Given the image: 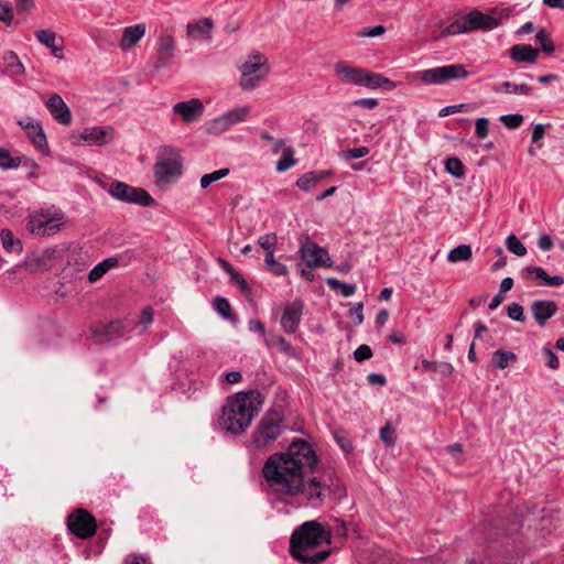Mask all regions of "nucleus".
<instances>
[{
    "label": "nucleus",
    "mask_w": 564,
    "mask_h": 564,
    "mask_svg": "<svg viewBox=\"0 0 564 564\" xmlns=\"http://www.w3.org/2000/svg\"><path fill=\"white\" fill-rule=\"evenodd\" d=\"M506 245L508 250L516 256L522 257L527 253L525 246L514 235L507 237Z\"/></svg>",
    "instance_id": "45"
},
{
    "label": "nucleus",
    "mask_w": 564,
    "mask_h": 564,
    "mask_svg": "<svg viewBox=\"0 0 564 564\" xmlns=\"http://www.w3.org/2000/svg\"><path fill=\"white\" fill-rule=\"evenodd\" d=\"M317 465L312 445L294 440L283 453L272 454L263 465V477L270 489L279 496L293 497L303 488V478Z\"/></svg>",
    "instance_id": "1"
},
{
    "label": "nucleus",
    "mask_w": 564,
    "mask_h": 564,
    "mask_svg": "<svg viewBox=\"0 0 564 564\" xmlns=\"http://www.w3.org/2000/svg\"><path fill=\"white\" fill-rule=\"evenodd\" d=\"M538 246L543 251L551 250L552 247H553L552 238L549 235H546V234L541 235L539 237Z\"/></svg>",
    "instance_id": "61"
},
{
    "label": "nucleus",
    "mask_w": 564,
    "mask_h": 564,
    "mask_svg": "<svg viewBox=\"0 0 564 564\" xmlns=\"http://www.w3.org/2000/svg\"><path fill=\"white\" fill-rule=\"evenodd\" d=\"M65 214L56 208H47L30 215L26 223L28 230L35 236H52L59 232L65 226Z\"/></svg>",
    "instance_id": "7"
},
{
    "label": "nucleus",
    "mask_w": 564,
    "mask_h": 564,
    "mask_svg": "<svg viewBox=\"0 0 564 564\" xmlns=\"http://www.w3.org/2000/svg\"><path fill=\"white\" fill-rule=\"evenodd\" d=\"M539 56L538 50L531 45L517 44L510 48V57L516 62L521 63H535Z\"/></svg>",
    "instance_id": "24"
},
{
    "label": "nucleus",
    "mask_w": 564,
    "mask_h": 564,
    "mask_svg": "<svg viewBox=\"0 0 564 564\" xmlns=\"http://www.w3.org/2000/svg\"><path fill=\"white\" fill-rule=\"evenodd\" d=\"M303 307L304 304L299 299L283 305L280 323L284 332L293 334L297 330L302 318Z\"/></svg>",
    "instance_id": "15"
},
{
    "label": "nucleus",
    "mask_w": 564,
    "mask_h": 564,
    "mask_svg": "<svg viewBox=\"0 0 564 564\" xmlns=\"http://www.w3.org/2000/svg\"><path fill=\"white\" fill-rule=\"evenodd\" d=\"M557 305L553 301L539 300L531 304V313L540 326L555 315Z\"/></svg>",
    "instance_id": "23"
},
{
    "label": "nucleus",
    "mask_w": 564,
    "mask_h": 564,
    "mask_svg": "<svg viewBox=\"0 0 564 564\" xmlns=\"http://www.w3.org/2000/svg\"><path fill=\"white\" fill-rule=\"evenodd\" d=\"M334 74L344 84L368 89L393 90L397 84L381 74L354 66L345 61L334 64Z\"/></svg>",
    "instance_id": "4"
},
{
    "label": "nucleus",
    "mask_w": 564,
    "mask_h": 564,
    "mask_svg": "<svg viewBox=\"0 0 564 564\" xmlns=\"http://www.w3.org/2000/svg\"><path fill=\"white\" fill-rule=\"evenodd\" d=\"M259 246L267 251V254H274V249L278 243V237L275 234H265L258 238Z\"/></svg>",
    "instance_id": "44"
},
{
    "label": "nucleus",
    "mask_w": 564,
    "mask_h": 564,
    "mask_svg": "<svg viewBox=\"0 0 564 564\" xmlns=\"http://www.w3.org/2000/svg\"><path fill=\"white\" fill-rule=\"evenodd\" d=\"M59 256L61 252L57 248H46L39 254L28 256L25 258V267L31 271L47 270Z\"/></svg>",
    "instance_id": "19"
},
{
    "label": "nucleus",
    "mask_w": 564,
    "mask_h": 564,
    "mask_svg": "<svg viewBox=\"0 0 564 564\" xmlns=\"http://www.w3.org/2000/svg\"><path fill=\"white\" fill-rule=\"evenodd\" d=\"M264 262L267 269L274 275L283 276L289 273L288 267L274 259V254H265Z\"/></svg>",
    "instance_id": "39"
},
{
    "label": "nucleus",
    "mask_w": 564,
    "mask_h": 564,
    "mask_svg": "<svg viewBox=\"0 0 564 564\" xmlns=\"http://www.w3.org/2000/svg\"><path fill=\"white\" fill-rule=\"evenodd\" d=\"M517 360V355L512 351L498 349L492 354V366L497 369H505L510 362Z\"/></svg>",
    "instance_id": "34"
},
{
    "label": "nucleus",
    "mask_w": 564,
    "mask_h": 564,
    "mask_svg": "<svg viewBox=\"0 0 564 564\" xmlns=\"http://www.w3.org/2000/svg\"><path fill=\"white\" fill-rule=\"evenodd\" d=\"M173 112L178 115L185 123L195 122L200 119L204 112V105L198 98L176 102Z\"/></svg>",
    "instance_id": "18"
},
{
    "label": "nucleus",
    "mask_w": 564,
    "mask_h": 564,
    "mask_svg": "<svg viewBox=\"0 0 564 564\" xmlns=\"http://www.w3.org/2000/svg\"><path fill=\"white\" fill-rule=\"evenodd\" d=\"M262 399L257 391L238 392L228 397L221 408L219 426L231 434L245 432L261 410Z\"/></svg>",
    "instance_id": "3"
},
{
    "label": "nucleus",
    "mask_w": 564,
    "mask_h": 564,
    "mask_svg": "<svg viewBox=\"0 0 564 564\" xmlns=\"http://www.w3.org/2000/svg\"><path fill=\"white\" fill-rule=\"evenodd\" d=\"M301 258L310 268L332 267V259L326 249L315 243L307 235L300 238Z\"/></svg>",
    "instance_id": "11"
},
{
    "label": "nucleus",
    "mask_w": 564,
    "mask_h": 564,
    "mask_svg": "<svg viewBox=\"0 0 564 564\" xmlns=\"http://www.w3.org/2000/svg\"><path fill=\"white\" fill-rule=\"evenodd\" d=\"M413 76L414 79L426 85H442L451 80L464 79L469 76V72L462 64H449L423 69L414 73Z\"/></svg>",
    "instance_id": "10"
},
{
    "label": "nucleus",
    "mask_w": 564,
    "mask_h": 564,
    "mask_svg": "<svg viewBox=\"0 0 564 564\" xmlns=\"http://www.w3.org/2000/svg\"><path fill=\"white\" fill-rule=\"evenodd\" d=\"M67 527L80 539L93 536L97 530L94 517L84 509H78L68 516Z\"/></svg>",
    "instance_id": "14"
},
{
    "label": "nucleus",
    "mask_w": 564,
    "mask_h": 564,
    "mask_svg": "<svg viewBox=\"0 0 564 564\" xmlns=\"http://www.w3.org/2000/svg\"><path fill=\"white\" fill-rule=\"evenodd\" d=\"M334 437H335L337 444L340 446V448L345 453H349L352 449V443L349 438H347L343 435H339V434H335Z\"/></svg>",
    "instance_id": "60"
},
{
    "label": "nucleus",
    "mask_w": 564,
    "mask_h": 564,
    "mask_svg": "<svg viewBox=\"0 0 564 564\" xmlns=\"http://www.w3.org/2000/svg\"><path fill=\"white\" fill-rule=\"evenodd\" d=\"M35 36L37 39V41L44 45L45 47H47L52 54L62 59L64 54H63V51L61 47H58L56 45V40H57V36H56V33L52 30H37L35 32Z\"/></svg>",
    "instance_id": "25"
},
{
    "label": "nucleus",
    "mask_w": 564,
    "mask_h": 564,
    "mask_svg": "<svg viewBox=\"0 0 564 564\" xmlns=\"http://www.w3.org/2000/svg\"><path fill=\"white\" fill-rule=\"evenodd\" d=\"M248 329L252 333L259 334L262 338L265 337V327L263 323L258 319H251L248 323Z\"/></svg>",
    "instance_id": "58"
},
{
    "label": "nucleus",
    "mask_w": 564,
    "mask_h": 564,
    "mask_svg": "<svg viewBox=\"0 0 564 564\" xmlns=\"http://www.w3.org/2000/svg\"><path fill=\"white\" fill-rule=\"evenodd\" d=\"M321 176L322 175L316 174L315 171L305 173L297 180L296 185L301 189H303L305 192H310L317 183L321 182Z\"/></svg>",
    "instance_id": "38"
},
{
    "label": "nucleus",
    "mask_w": 564,
    "mask_h": 564,
    "mask_svg": "<svg viewBox=\"0 0 564 564\" xmlns=\"http://www.w3.org/2000/svg\"><path fill=\"white\" fill-rule=\"evenodd\" d=\"M214 26L212 19L204 18L196 23L187 25V34L194 39H199L209 34Z\"/></svg>",
    "instance_id": "32"
},
{
    "label": "nucleus",
    "mask_w": 564,
    "mask_h": 564,
    "mask_svg": "<svg viewBox=\"0 0 564 564\" xmlns=\"http://www.w3.org/2000/svg\"><path fill=\"white\" fill-rule=\"evenodd\" d=\"M214 307L221 316L229 317L230 304L227 299L217 296L214 301Z\"/></svg>",
    "instance_id": "52"
},
{
    "label": "nucleus",
    "mask_w": 564,
    "mask_h": 564,
    "mask_svg": "<svg viewBox=\"0 0 564 564\" xmlns=\"http://www.w3.org/2000/svg\"><path fill=\"white\" fill-rule=\"evenodd\" d=\"M238 69L240 72L239 86L245 91L256 89L270 74L268 58L258 51L250 53Z\"/></svg>",
    "instance_id": "5"
},
{
    "label": "nucleus",
    "mask_w": 564,
    "mask_h": 564,
    "mask_svg": "<svg viewBox=\"0 0 564 564\" xmlns=\"http://www.w3.org/2000/svg\"><path fill=\"white\" fill-rule=\"evenodd\" d=\"M500 121L508 129H517L522 124L523 116L519 113L502 115Z\"/></svg>",
    "instance_id": "49"
},
{
    "label": "nucleus",
    "mask_w": 564,
    "mask_h": 564,
    "mask_svg": "<svg viewBox=\"0 0 564 564\" xmlns=\"http://www.w3.org/2000/svg\"><path fill=\"white\" fill-rule=\"evenodd\" d=\"M145 34V26L143 24H135L123 29L121 37V47L129 48L134 46Z\"/></svg>",
    "instance_id": "26"
},
{
    "label": "nucleus",
    "mask_w": 564,
    "mask_h": 564,
    "mask_svg": "<svg viewBox=\"0 0 564 564\" xmlns=\"http://www.w3.org/2000/svg\"><path fill=\"white\" fill-rule=\"evenodd\" d=\"M536 41L540 43L542 50L551 54L554 52L555 46L553 44V41L551 40L549 33L545 30H540L535 35Z\"/></svg>",
    "instance_id": "47"
},
{
    "label": "nucleus",
    "mask_w": 564,
    "mask_h": 564,
    "mask_svg": "<svg viewBox=\"0 0 564 564\" xmlns=\"http://www.w3.org/2000/svg\"><path fill=\"white\" fill-rule=\"evenodd\" d=\"M283 430V416L278 411H268L252 433V443L257 448H267L280 437Z\"/></svg>",
    "instance_id": "8"
},
{
    "label": "nucleus",
    "mask_w": 564,
    "mask_h": 564,
    "mask_svg": "<svg viewBox=\"0 0 564 564\" xmlns=\"http://www.w3.org/2000/svg\"><path fill=\"white\" fill-rule=\"evenodd\" d=\"M17 123L25 131L33 145L41 152L47 153V140L44 130L39 121L26 117L19 119Z\"/></svg>",
    "instance_id": "17"
},
{
    "label": "nucleus",
    "mask_w": 564,
    "mask_h": 564,
    "mask_svg": "<svg viewBox=\"0 0 564 564\" xmlns=\"http://www.w3.org/2000/svg\"><path fill=\"white\" fill-rule=\"evenodd\" d=\"M183 161L173 147L165 145L159 150L154 164V176L159 185H169L176 182L182 175Z\"/></svg>",
    "instance_id": "6"
},
{
    "label": "nucleus",
    "mask_w": 564,
    "mask_h": 564,
    "mask_svg": "<svg viewBox=\"0 0 564 564\" xmlns=\"http://www.w3.org/2000/svg\"><path fill=\"white\" fill-rule=\"evenodd\" d=\"M218 263H219V264H220V267H221V268H223V269H224V270H225V271L230 275V278H231L234 281H235L236 279H238V276L240 275V273H239L238 271H236V270L231 267V264H230L228 261H226V260H224V259L219 258V259H218Z\"/></svg>",
    "instance_id": "63"
},
{
    "label": "nucleus",
    "mask_w": 564,
    "mask_h": 564,
    "mask_svg": "<svg viewBox=\"0 0 564 564\" xmlns=\"http://www.w3.org/2000/svg\"><path fill=\"white\" fill-rule=\"evenodd\" d=\"M112 139L113 129L111 127H90L70 134L74 145H105L110 143Z\"/></svg>",
    "instance_id": "12"
},
{
    "label": "nucleus",
    "mask_w": 564,
    "mask_h": 564,
    "mask_svg": "<svg viewBox=\"0 0 564 564\" xmlns=\"http://www.w3.org/2000/svg\"><path fill=\"white\" fill-rule=\"evenodd\" d=\"M362 311H364V304L362 303H358V304H356L355 306H352L350 308V315L356 318V324L357 325H360L364 322Z\"/></svg>",
    "instance_id": "62"
},
{
    "label": "nucleus",
    "mask_w": 564,
    "mask_h": 564,
    "mask_svg": "<svg viewBox=\"0 0 564 564\" xmlns=\"http://www.w3.org/2000/svg\"><path fill=\"white\" fill-rule=\"evenodd\" d=\"M471 247L469 245H459L449 251L447 260L452 263L466 261L471 258Z\"/></svg>",
    "instance_id": "37"
},
{
    "label": "nucleus",
    "mask_w": 564,
    "mask_h": 564,
    "mask_svg": "<svg viewBox=\"0 0 564 564\" xmlns=\"http://www.w3.org/2000/svg\"><path fill=\"white\" fill-rule=\"evenodd\" d=\"M2 61L6 65V73L9 76L14 77L24 73V66L13 51L4 52Z\"/></svg>",
    "instance_id": "28"
},
{
    "label": "nucleus",
    "mask_w": 564,
    "mask_h": 564,
    "mask_svg": "<svg viewBox=\"0 0 564 564\" xmlns=\"http://www.w3.org/2000/svg\"><path fill=\"white\" fill-rule=\"evenodd\" d=\"M295 164L296 160L294 159V151L291 147H286L283 149L281 158L276 161L275 170L279 173H283Z\"/></svg>",
    "instance_id": "36"
},
{
    "label": "nucleus",
    "mask_w": 564,
    "mask_h": 564,
    "mask_svg": "<svg viewBox=\"0 0 564 564\" xmlns=\"http://www.w3.org/2000/svg\"><path fill=\"white\" fill-rule=\"evenodd\" d=\"M380 438L388 446L392 447L397 441L395 430L391 426L390 423H387L384 426L380 429Z\"/></svg>",
    "instance_id": "46"
},
{
    "label": "nucleus",
    "mask_w": 564,
    "mask_h": 564,
    "mask_svg": "<svg viewBox=\"0 0 564 564\" xmlns=\"http://www.w3.org/2000/svg\"><path fill=\"white\" fill-rule=\"evenodd\" d=\"M249 113V106H240L234 108L212 120L208 123L206 131L209 134H220L230 129L232 126L243 122Z\"/></svg>",
    "instance_id": "13"
},
{
    "label": "nucleus",
    "mask_w": 564,
    "mask_h": 564,
    "mask_svg": "<svg viewBox=\"0 0 564 564\" xmlns=\"http://www.w3.org/2000/svg\"><path fill=\"white\" fill-rule=\"evenodd\" d=\"M98 184L106 189L112 198L119 202L143 207L154 204V198L143 188L131 186L121 181H112L108 184L99 180Z\"/></svg>",
    "instance_id": "9"
},
{
    "label": "nucleus",
    "mask_w": 564,
    "mask_h": 564,
    "mask_svg": "<svg viewBox=\"0 0 564 564\" xmlns=\"http://www.w3.org/2000/svg\"><path fill=\"white\" fill-rule=\"evenodd\" d=\"M21 164V159L19 156H12L9 150L4 148H0V169L2 170H13L19 167Z\"/></svg>",
    "instance_id": "40"
},
{
    "label": "nucleus",
    "mask_w": 564,
    "mask_h": 564,
    "mask_svg": "<svg viewBox=\"0 0 564 564\" xmlns=\"http://www.w3.org/2000/svg\"><path fill=\"white\" fill-rule=\"evenodd\" d=\"M354 357L357 361H365L372 357L371 348L368 345H360L355 351Z\"/></svg>",
    "instance_id": "56"
},
{
    "label": "nucleus",
    "mask_w": 564,
    "mask_h": 564,
    "mask_svg": "<svg viewBox=\"0 0 564 564\" xmlns=\"http://www.w3.org/2000/svg\"><path fill=\"white\" fill-rule=\"evenodd\" d=\"M508 316L516 322L524 321V310L523 306L518 303H511L507 307Z\"/></svg>",
    "instance_id": "51"
},
{
    "label": "nucleus",
    "mask_w": 564,
    "mask_h": 564,
    "mask_svg": "<svg viewBox=\"0 0 564 564\" xmlns=\"http://www.w3.org/2000/svg\"><path fill=\"white\" fill-rule=\"evenodd\" d=\"M0 21L8 26L13 22V11L9 2L0 1Z\"/></svg>",
    "instance_id": "50"
},
{
    "label": "nucleus",
    "mask_w": 564,
    "mask_h": 564,
    "mask_svg": "<svg viewBox=\"0 0 564 564\" xmlns=\"http://www.w3.org/2000/svg\"><path fill=\"white\" fill-rule=\"evenodd\" d=\"M45 105L52 117L61 124L68 126L72 123V112L69 107L58 94L51 95Z\"/></svg>",
    "instance_id": "20"
},
{
    "label": "nucleus",
    "mask_w": 564,
    "mask_h": 564,
    "mask_svg": "<svg viewBox=\"0 0 564 564\" xmlns=\"http://www.w3.org/2000/svg\"><path fill=\"white\" fill-rule=\"evenodd\" d=\"M228 174H229V169H220V170L214 171L212 173L204 174L200 177V182H199L200 187L207 188L213 183L226 177Z\"/></svg>",
    "instance_id": "41"
},
{
    "label": "nucleus",
    "mask_w": 564,
    "mask_h": 564,
    "mask_svg": "<svg viewBox=\"0 0 564 564\" xmlns=\"http://www.w3.org/2000/svg\"><path fill=\"white\" fill-rule=\"evenodd\" d=\"M494 90L498 94H521L528 96L531 94L532 88L527 84L517 85L511 82H505L496 85Z\"/></svg>",
    "instance_id": "33"
},
{
    "label": "nucleus",
    "mask_w": 564,
    "mask_h": 564,
    "mask_svg": "<svg viewBox=\"0 0 564 564\" xmlns=\"http://www.w3.org/2000/svg\"><path fill=\"white\" fill-rule=\"evenodd\" d=\"M489 121L487 118H478L475 123V133L479 139H485L488 135Z\"/></svg>",
    "instance_id": "55"
},
{
    "label": "nucleus",
    "mask_w": 564,
    "mask_h": 564,
    "mask_svg": "<svg viewBox=\"0 0 564 564\" xmlns=\"http://www.w3.org/2000/svg\"><path fill=\"white\" fill-rule=\"evenodd\" d=\"M468 32H470V29H469L466 15H464L462 19L456 20L453 23H451L449 25H447L446 28H444L441 31V33L437 36H435V40H440L445 36L468 33Z\"/></svg>",
    "instance_id": "31"
},
{
    "label": "nucleus",
    "mask_w": 564,
    "mask_h": 564,
    "mask_svg": "<svg viewBox=\"0 0 564 564\" xmlns=\"http://www.w3.org/2000/svg\"><path fill=\"white\" fill-rule=\"evenodd\" d=\"M265 343L268 346H278L282 352H288L290 350L289 343L279 335L271 336L270 338L265 339Z\"/></svg>",
    "instance_id": "53"
},
{
    "label": "nucleus",
    "mask_w": 564,
    "mask_h": 564,
    "mask_svg": "<svg viewBox=\"0 0 564 564\" xmlns=\"http://www.w3.org/2000/svg\"><path fill=\"white\" fill-rule=\"evenodd\" d=\"M119 257H109L96 264L88 273V281L95 283L100 280L109 270L118 267Z\"/></svg>",
    "instance_id": "27"
},
{
    "label": "nucleus",
    "mask_w": 564,
    "mask_h": 564,
    "mask_svg": "<svg viewBox=\"0 0 564 564\" xmlns=\"http://www.w3.org/2000/svg\"><path fill=\"white\" fill-rule=\"evenodd\" d=\"M1 243L6 251L9 252H18L22 251V242L19 239H15L12 231L9 229H3L1 231Z\"/></svg>",
    "instance_id": "35"
},
{
    "label": "nucleus",
    "mask_w": 564,
    "mask_h": 564,
    "mask_svg": "<svg viewBox=\"0 0 564 564\" xmlns=\"http://www.w3.org/2000/svg\"><path fill=\"white\" fill-rule=\"evenodd\" d=\"M445 170L454 177H463L465 174L464 165L457 158H448L445 162Z\"/></svg>",
    "instance_id": "43"
},
{
    "label": "nucleus",
    "mask_w": 564,
    "mask_h": 564,
    "mask_svg": "<svg viewBox=\"0 0 564 564\" xmlns=\"http://www.w3.org/2000/svg\"><path fill=\"white\" fill-rule=\"evenodd\" d=\"M130 327L128 321H113L106 326V334L110 338H129Z\"/></svg>",
    "instance_id": "30"
},
{
    "label": "nucleus",
    "mask_w": 564,
    "mask_h": 564,
    "mask_svg": "<svg viewBox=\"0 0 564 564\" xmlns=\"http://www.w3.org/2000/svg\"><path fill=\"white\" fill-rule=\"evenodd\" d=\"M153 310L151 306H145L135 322V326L141 329V332H147L150 325L153 323Z\"/></svg>",
    "instance_id": "42"
},
{
    "label": "nucleus",
    "mask_w": 564,
    "mask_h": 564,
    "mask_svg": "<svg viewBox=\"0 0 564 564\" xmlns=\"http://www.w3.org/2000/svg\"><path fill=\"white\" fill-rule=\"evenodd\" d=\"M369 154V148L367 147H358L354 149H348L346 151H343L339 156L343 160H355V159H361Z\"/></svg>",
    "instance_id": "48"
},
{
    "label": "nucleus",
    "mask_w": 564,
    "mask_h": 564,
    "mask_svg": "<svg viewBox=\"0 0 564 564\" xmlns=\"http://www.w3.org/2000/svg\"><path fill=\"white\" fill-rule=\"evenodd\" d=\"M546 127H550V124H542V123H538L534 126L533 128V131H532V134H531V140L532 142H538L540 141L541 139L544 138V134H545V128Z\"/></svg>",
    "instance_id": "59"
},
{
    "label": "nucleus",
    "mask_w": 564,
    "mask_h": 564,
    "mask_svg": "<svg viewBox=\"0 0 564 564\" xmlns=\"http://www.w3.org/2000/svg\"><path fill=\"white\" fill-rule=\"evenodd\" d=\"M330 538V531L319 522H304L291 536L290 553L293 558L303 564H319L328 557L329 550L315 552V549L323 544H329Z\"/></svg>",
    "instance_id": "2"
},
{
    "label": "nucleus",
    "mask_w": 564,
    "mask_h": 564,
    "mask_svg": "<svg viewBox=\"0 0 564 564\" xmlns=\"http://www.w3.org/2000/svg\"><path fill=\"white\" fill-rule=\"evenodd\" d=\"M386 32V29L383 25H376L372 28H365L360 30L357 35L360 37H375L380 36Z\"/></svg>",
    "instance_id": "54"
},
{
    "label": "nucleus",
    "mask_w": 564,
    "mask_h": 564,
    "mask_svg": "<svg viewBox=\"0 0 564 564\" xmlns=\"http://www.w3.org/2000/svg\"><path fill=\"white\" fill-rule=\"evenodd\" d=\"M467 22L471 31L475 30H485L490 31L496 29L501 23V15L496 14H485L477 10L469 12L466 14Z\"/></svg>",
    "instance_id": "21"
},
{
    "label": "nucleus",
    "mask_w": 564,
    "mask_h": 564,
    "mask_svg": "<svg viewBox=\"0 0 564 564\" xmlns=\"http://www.w3.org/2000/svg\"><path fill=\"white\" fill-rule=\"evenodd\" d=\"M334 531L337 535L343 536V538L348 535V528H347L346 522L343 520H339V519L335 520Z\"/></svg>",
    "instance_id": "64"
},
{
    "label": "nucleus",
    "mask_w": 564,
    "mask_h": 564,
    "mask_svg": "<svg viewBox=\"0 0 564 564\" xmlns=\"http://www.w3.org/2000/svg\"><path fill=\"white\" fill-rule=\"evenodd\" d=\"M352 105L366 109H375L379 105V101L376 98H359L354 100Z\"/></svg>",
    "instance_id": "57"
},
{
    "label": "nucleus",
    "mask_w": 564,
    "mask_h": 564,
    "mask_svg": "<svg viewBox=\"0 0 564 564\" xmlns=\"http://www.w3.org/2000/svg\"><path fill=\"white\" fill-rule=\"evenodd\" d=\"M175 42L171 35H162L158 41L156 68H165L174 57Z\"/></svg>",
    "instance_id": "22"
},
{
    "label": "nucleus",
    "mask_w": 564,
    "mask_h": 564,
    "mask_svg": "<svg viewBox=\"0 0 564 564\" xmlns=\"http://www.w3.org/2000/svg\"><path fill=\"white\" fill-rule=\"evenodd\" d=\"M329 492V486L324 484L317 477H312L307 481H305L304 477L303 488L300 490L299 494L304 495L313 506H319L325 501Z\"/></svg>",
    "instance_id": "16"
},
{
    "label": "nucleus",
    "mask_w": 564,
    "mask_h": 564,
    "mask_svg": "<svg viewBox=\"0 0 564 564\" xmlns=\"http://www.w3.org/2000/svg\"><path fill=\"white\" fill-rule=\"evenodd\" d=\"M528 273L532 274L535 279L540 280L543 284L549 286H560L564 283V279L560 275L550 276L546 271L541 267L531 265L527 268Z\"/></svg>",
    "instance_id": "29"
}]
</instances>
